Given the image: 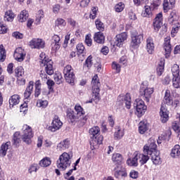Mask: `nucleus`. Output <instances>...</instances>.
<instances>
[{
	"instance_id": "nucleus-1",
	"label": "nucleus",
	"mask_w": 180,
	"mask_h": 180,
	"mask_svg": "<svg viewBox=\"0 0 180 180\" xmlns=\"http://www.w3.org/2000/svg\"><path fill=\"white\" fill-rule=\"evenodd\" d=\"M75 112L68 111V117L69 120L71 122V123H75V122H77L80 127L84 126L85 123H86V120H88V118L86 116L84 117V115H85L84 108H82V107H81L79 105H76L75 106Z\"/></svg>"
},
{
	"instance_id": "nucleus-2",
	"label": "nucleus",
	"mask_w": 180,
	"mask_h": 180,
	"mask_svg": "<svg viewBox=\"0 0 180 180\" xmlns=\"http://www.w3.org/2000/svg\"><path fill=\"white\" fill-rule=\"evenodd\" d=\"M143 151L145 154L151 155V160L155 165H160L161 164L162 161L160 157V153L157 151V144H155V140L153 138H150L143 146Z\"/></svg>"
},
{
	"instance_id": "nucleus-3",
	"label": "nucleus",
	"mask_w": 180,
	"mask_h": 180,
	"mask_svg": "<svg viewBox=\"0 0 180 180\" xmlns=\"http://www.w3.org/2000/svg\"><path fill=\"white\" fill-rule=\"evenodd\" d=\"M101 129L99 127H94L89 129V134L91 139H92L90 141V146L93 147V148H96L98 146L102 144V141H103V136L99 135Z\"/></svg>"
},
{
	"instance_id": "nucleus-4",
	"label": "nucleus",
	"mask_w": 180,
	"mask_h": 180,
	"mask_svg": "<svg viewBox=\"0 0 180 180\" xmlns=\"http://www.w3.org/2000/svg\"><path fill=\"white\" fill-rule=\"evenodd\" d=\"M71 158L72 155L67 153H63L59 156V159L57 161V167L63 171H65L70 165H71Z\"/></svg>"
},
{
	"instance_id": "nucleus-5",
	"label": "nucleus",
	"mask_w": 180,
	"mask_h": 180,
	"mask_svg": "<svg viewBox=\"0 0 180 180\" xmlns=\"http://www.w3.org/2000/svg\"><path fill=\"white\" fill-rule=\"evenodd\" d=\"M172 74L173 75L172 86L176 89L180 88V69L178 65L175 64L172 66Z\"/></svg>"
},
{
	"instance_id": "nucleus-6",
	"label": "nucleus",
	"mask_w": 180,
	"mask_h": 180,
	"mask_svg": "<svg viewBox=\"0 0 180 180\" xmlns=\"http://www.w3.org/2000/svg\"><path fill=\"white\" fill-rule=\"evenodd\" d=\"M41 66L46 67V72L48 75H53L54 74V69L53 68V62L51 60L47 61V58H46V54L41 53Z\"/></svg>"
},
{
	"instance_id": "nucleus-7",
	"label": "nucleus",
	"mask_w": 180,
	"mask_h": 180,
	"mask_svg": "<svg viewBox=\"0 0 180 180\" xmlns=\"http://www.w3.org/2000/svg\"><path fill=\"white\" fill-rule=\"evenodd\" d=\"M22 140L26 144H30L32 143V139L34 136L33 129L32 127L27 124H24L22 126Z\"/></svg>"
},
{
	"instance_id": "nucleus-8",
	"label": "nucleus",
	"mask_w": 180,
	"mask_h": 180,
	"mask_svg": "<svg viewBox=\"0 0 180 180\" xmlns=\"http://www.w3.org/2000/svg\"><path fill=\"white\" fill-rule=\"evenodd\" d=\"M63 74L65 79L68 84H74L75 80V75L74 74V69L71 65H68L63 69Z\"/></svg>"
},
{
	"instance_id": "nucleus-9",
	"label": "nucleus",
	"mask_w": 180,
	"mask_h": 180,
	"mask_svg": "<svg viewBox=\"0 0 180 180\" xmlns=\"http://www.w3.org/2000/svg\"><path fill=\"white\" fill-rule=\"evenodd\" d=\"M134 106L136 109V114L137 115L138 117H141V116H143V115H144L147 110V105H146L144 101L140 98L136 99Z\"/></svg>"
},
{
	"instance_id": "nucleus-10",
	"label": "nucleus",
	"mask_w": 180,
	"mask_h": 180,
	"mask_svg": "<svg viewBox=\"0 0 180 180\" xmlns=\"http://www.w3.org/2000/svg\"><path fill=\"white\" fill-rule=\"evenodd\" d=\"M131 47H132V49H139L140 44H141V42L144 39L143 34H139L136 32H134L131 33Z\"/></svg>"
},
{
	"instance_id": "nucleus-11",
	"label": "nucleus",
	"mask_w": 180,
	"mask_h": 180,
	"mask_svg": "<svg viewBox=\"0 0 180 180\" xmlns=\"http://www.w3.org/2000/svg\"><path fill=\"white\" fill-rule=\"evenodd\" d=\"M91 84L93 94H94L95 98H98V95H99L101 82H99V79L97 75H94L92 78Z\"/></svg>"
},
{
	"instance_id": "nucleus-12",
	"label": "nucleus",
	"mask_w": 180,
	"mask_h": 180,
	"mask_svg": "<svg viewBox=\"0 0 180 180\" xmlns=\"http://www.w3.org/2000/svg\"><path fill=\"white\" fill-rule=\"evenodd\" d=\"M44 46H46V42L43 41L41 39L34 38L30 41V46L31 49H44Z\"/></svg>"
},
{
	"instance_id": "nucleus-13",
	"label": "nucleus",
	"mask_w": 180,
	"mask_h": 180,
	"mask_svg": "<svg viewBox=\"0 0 180 180\" xmlns=\"http://www.w3.org/2000/svg\"><path fill=\"white\" fill-rule=\"evenodd\" d=\"M117 100L119 102H121L122 105H125L127 109H130V108H131V97H130L129 94L120 95Z\"/></svg>"
},
{
	"instance_id": "nucleus-14",
	"label": "nucleus",
	"mask_w": 180,
	"mask_h": 180,
	"mask_svg": "<svg viewBox=\"0 0 180 180\" xmlns=\"http://www.w3.org/2000/svg\"><path fill=\"white\" fill-rule=\"evenodd\" d=\"M154 93V89L153 88H144L141 86V89L140 90V95L145 98V101L146 102H150V99H151V95Z\"/></svg>"
},
{
	"instance_id": "nucleus-15",
	"label": "nucleus",
	"mask_w": 180,
	"mask_h": 180,
	"mask_svg": "<svg viewBox=\"0 0 180 180\" xmlns=\"http://www.w3.org/2000/svg\"><path fill=\"white\" fill-rule=\"evenodd\" d=\"M15 74L18 78V82L20 85H25L26 84V79L23 78L25 75V69L22 66H19L15 69Z\"/></svg>"
},
{
	"instance_id": "nucleus-16",
	"label": "nucleus",
	"mask_w": 180,
	"mask_h": 180,
	"mask_svg": "<svg viewBox=\"0 0 180 180\" xmlns=\"http://www.w3.org/2000/svg\"><path fill=\"white\" fill-rule=\"evenodd\" d=\"M63 126V122L60 120L58 117L55 116L54 119L52 121L51 126L49 127L48 129L49 131H57V130H60Z\"/></svg>"
},
{
	"instance_id": "nucleus-17",
	"label": "nucleus",
	"mask_w": 180,
	"mask_h": 180,
	"mask_svg": "<svg viewBox=\"0 0 180 180\" xmlns=\"http://www.w3.org/2000/svg\"><path fill=\"white\" fill-rule=\"evenodd\" d=\"M158 6V4L153 3L150 6H145L144 11L142 12L143 18H151L153 16V11Z\"/></svg>"
},
{
	"instance_id": "nucleus-18",
	"label": "nucleus",
	"mask_w": 180,
	"mask_h": 180,
	"mask_svg": "<svg viewBox=\"0 0 180 180\" xmlns=\"http://www.w3.org/2000/svg\"><path fill=\"white\" fill-rule=\"evenodd\" d=\"M112 172L115 178L127 176V173L126 172V170L122 167L121 165H116L112 170Z\"/></svg>"
},
{
	"instance_id": "nucleus-19",
	"label": "nucleus",
	"mask_w": 180,
	"mask_h": 180,
	"mask_svg": "<svg viewBox=\"0 0 180 180\" xmlns=\"http://www.w3.org/2000/svg\"><path fill=\"white\" fill-rule=\"evenodd\" d=\"M153 26L155 32H158L161 29V26H162V13L157 14L153 20Z\"/></svg>"
},
{
	"instance_id": "nucleus-20",
	"label": "nucleus",
	"mask_w": 180,
	"mask_h": 180,
	"mask_svg": "<svg viewBox=\"0 0 180 180\" xmlns=\"http://www.w3.org/2000/svg\"><path fill=\"white\" fill-rule=\"evenodd\" d=\"M25 57H26V51L25 49H22V47H18L15 50L14 52V58L19 63H22L23 60H25Z\"/></svg>"
},
{
	"instance_id": "nucleus-21",
	"label": "nucleus",
	"mask_w": 180,
	"mask_h": 180,
	"mask_svg": "<svg viewBox=\"0 0 180 180\" xmlns=\"http://www.w3.org/2000/svg\"><path fill=\"white\" fill-rule=\"evenodd\" d=\"M127 40V33L122 32L119 34L115 37V41L114 42V46H117V47H122L124 41Z\"/></svg>"
},
{
	"instance_id": "nucleus-22",
	"label": "nucleus",
	"mask_w": 180,
	"mask_h": 180,
	"mask_svg": "<svg viewBox=\"0 0 180 180\" xmlns=\"http://www.w3.org/2000/svg\"><path fill=\"white\" fill-rule=\"evenodd\" d=\"M160 120L162 123H167L169 119V111L167 108L162 106L160 111Z\"/></svg>"
},
{
	"instance_id": "nucleus-23",
	"label": "nucleus",
	"mask_w": 180,
	"mask_h": 180,
	"mask_svg": "<svg viewBox=\"0 0 180 180\" xmlns=\"http://www.w3.org/2000/svg\"><path fill=\"white\" fill-rule=\"evenodd\" d=\"M146 51L148 54H153L155 49V45L154 44V39L153 37H149L146 39Z\"/></svg>"
},
{
	"instance_id": "nucleus-24",
	"label": "nucleus",
	"mask_w": 180,
	"mask_h": 180,
	"mask_svg": "<svg viewBox=\"0 0 180 180\" xmlns=\"http://www.w3.org/2000/svg\"><path fill=\"white\" fill-rule=\"evenodd\" d=\"M164 49L165 51V56L167 58H168L171 54V51H172V46H171V37H167L165 38Z\"/></svg>"
},
{
	"instance_id": "nucleus-25",
	"label": "nucleus",
	"mask_w": 180,
	"mask_h": 180,
	"mask_svg": "<svg viewBox=\"0 0 180 180\" xmlns=\"http://www.w3.org/2000/svg\"><path fill=\"white\" fill-rule=\"evenodd\" d=\"M136 153V157L138 158V160L141 164V165H144V164H147V161L150 160V154L145 153H140L139 152Z\"/></svg>"
},
{
	"instance_id": "nucleus-26",
	"label": "nucleus",
	"mask_w": 180,
	"mask_h": 180,
	"mask_svg": "<svg viewBox=\"0 0 180 180\" xmlns=\"http://www.w3.org/2000/svg\"><path fill=\"white\" fill-rule=\"evenodd\" d=\"M34 85V82H33V81H30L26 89L24 92V98L25 99H29V98H30V96H32V94H33V86Z\"/></svg>"
},
{
	"instance_id": "nucleus-27",
	"label": "nucleus",
	"mask_w": 180,
	"mask_h": 180,
	"mask_svg": "<svg viewBox=\"0 0 180 180\" xmlns=\"http://www.w3.org/2000/svg\"><path fill=\"white\" fill-rule=\"evenodd\" d=\"M70 140L65 139L60 143H59L57 146L58 151H64L67 150V148H70Z\"/></svg>"
},
{
	"instance_id": "nucleus-28",
	"label": "nucleus",
	"mask_w": 180,
	"mask_h": 180,
	"mask_svg": "<svg viewBox=\"0 0 180 180\" xmlns=\"http://www.w3.org/2000/svg\"><path fill=\"white\" fill-rule=\"evenodd\" d=\"M175 5V0H164L163 1V10L164 12L167 13L169 9H172Z\"/></svg>"
},
{
	"instance_id": "nucleus-29",
	"label": "nucleus",
	"mask_w": 180,
	"mask_h": 180,
	"mask_svg": "<svg viewBox=\"0 0 180 180\" xmlns=\"http://www.w3.org/2000/svg\"><path fill=\"white\" fill-rule=\"evenodd\" d=\"M19 102H20V96L18 94L13 95L9 99L10 108L19 105Z\"/></svg>"
},
{
	"instance_id": "nucleus-30",
	"label": "nucleus",
	"mask_w": 180,
	"mask_h": 180,
	"mask_svg": "<svg viewBox=\"0 0 180 180\" xmlns=\"http://www.w3.org/2000/svg\"><path fill=\"white\" fill-rule=\"evenodd\" d=\"M127 164L129 167H137L139 165V158H137V153L136 152L134 153V158L127 160Z\"/></svg>"
},
{
	"instance_id": "nucleus-31",
	"label": "nucleus",
	"mask_w": 180,
	"mask_h": 180,
	"mask_svg": "<svg viewBox=\"0 0 180 180\" xmlns=\"http://www.w3.org/2000/svg\"><path fill=\"white\" fill-rule=\"evenodd\" d=\"M163 102L166 105H168V106H171V105H172L173 100L172 98L171 97V91L169 90L165 91Z\"/></svg>"
},
{
	"instance_id": "nucleus-32",
	"label": "nucleus",
	"mask_w": 180,
	"mask_h": 180,
	"mask_svg": "<svg viewBox=\"0 0 180 180\" xmlns=\"http://www.w3.org/2000/svg\"><path fill=\"white\" fill-rule=\"evenodd\" d=\"M148 130V123L146 122H140L139 124V131L140 134H144Z\"/></svg>"
},
{
	"instance_id": "nucleus-33",
	"label": "nucleus",
	"mask_w": 180,
	"mask_h": 180,
	"mask_svg": "<svg viewBox=\"0 0 180 180\" xmlns=\"http://www.w3.org/2000/svg\"><path fill=\"white\" fill-rule=\"evenodd\" d=\"M112 161L117 165H120L123 161V156L120 153H114L112 156Z\"/></svg>"
},
{
	"instance_id": "nucleus-34",
	"label": "nucleus",
	"mask_w": 180,
	"mask_h": 180,
	"mask_svg": "<svg viewBox=\"0 0 180 180\" xmlns=\"http://www.w3.org/2000/svg\"><path fill=\"white\" fill-rule=\"evenodd\" d=\"M94 41L98 43L99 44H103L105 43V35L102 32H96L94 34Z\"/></svg>"
},
{
	"instance_id": "nucleus-35",
	"label": "nucleus",
	"mask_w": 180,
	"mask_h": 180,
	"mask_svg": "<svg viewBox=\"0 0 180 180\" xmlns=\"http://www.w3.org/2000/svg\"><path fill=\"white\" fill-rule=\"evenodd\" d=\"M10 146L11 142H6L1 145L0 148V157H5V155H6V153L8 152Z\"/></svg>"
},
{
	"instance_id": "nucleus-36",
	"label": "nucleus",
	"mask_w": 180,
	"mask_h": 180,
	"mask_svg": "<svg viewBox=\"0 0 180 180\" xmlns=\"http://www.w3.org/2000/svg\"><path fill=\"white\" fill-rule=\"evenodd\" d=\"M179 19V15L176 14V11H173L170 13L169 18H168V22L170 25H172L174 22H177Z\"/></svg>"
},
{
	"instance_id": "nucleus-37",
	"label": "nucleus",
	"mask_w": 180,
	"mask_h": 180,
	"mask_svg": "<svg viewBox=\"0 0 180 180\" xmlns=\"http://www.w3.org/2000/svg\"><path fill=\"white\" fill-rule=\"evenodd\" d=\"M116 131L114 134L115 140H120L124 136V131L123 129L120 127H116Z\"/></svg>"
},
{
	"instance_id": "nucleus-38",
	"label": "nucleus",
	"mask_w": 180,
	"mask_h": 180,
	"mask_svg": "<svg viewBox=\"0 0 180 180\" xmlns=\"http://www.w3.org/2000/svg\"><path fill=\"white\" fill-rule=\"evenodd\" d=\"M13 19H15V13L11 10H8L5 13L4 15V20L6 22H13Z\"/></svg>"
},
{
	"instance_id": "nucleus-39",
	"label": "nucleus",
	"mask_w": 180,
	"mask_h": 180,
	"mask_svg": "<svg viewBox=\"0 0 180 180\" xmlns=\"http://www.w3.org/2000/svg\"><path fill=\"white\" fill-rule=\"evenodd\" d=\"M27 18H29V13H27L26 10H23L20 12L18 19L20 23H23V22H26V20H27Z\"/></svg>"
},
{
	"instance_id": "nucleus-40",
	"label": "nucleus",
	"mask_w": 180,
	"mask_h": 180,
	"mask_svg": "<svg viewBox=\"0 0 180 180\" xmlns=\"http://www.w3.org/2000/svg\"><path fill=\"white\" fill-rule=\"evenodd\" d=\"M170 155L171 157H172V158H177V157H180V146L179 145L174 146V147L172 149Z\"/></svg>"
},
{
	"instance_id": "nucleus-41",
	"label": "nucleus",
	"mask_w": 180,
	"mask_h": 180,
	"mask_svg": "<svg viewBox=\"0 0 180 180\" xmlns=\"http://www.w3.org/2000/svg\"><path fill=\"white\" fill-rule=\"evenodd\" d=\"M66 25L67 22H65V20L63 18H58L55 21V30H57L59 27H65Z\"/></svg>"
},
{
	"instance_id": "nucleus-42",
	"label": "nucleus",
	"mask_w": 180,
	"mask_h": 180,
	"mask_svg": "<svg viewBox=\"0 0 180 180\" xmlns=\"http://www.w3.org/2000/svg\"><path fill=\"white\" fill-rule=\"evenodd\" d=\"M12 142L13 146H15L16 147L19 146V143H20V132L17 131L13 134Z\"/></svg>"
},
{
	"instance_id": "nucleus-43",
	"label": "nucleus",
	"mask_w": 180,
	"mask_h": 180,
	"mask_svg": "<svg viewBox=\"0 0 180 180\" xmlns=\"http://www.w3.org/2000/svg\"><path fill=\"white\" fill-rule=\"evenodd\" d=\"M53 79L58 85H60V84H63V75L61 74V72H56L53 75Z\"/></svg>"
},
{
	"instance_id": "nucleus-44",
	"label": "nucleus",
	"mask_w": 180,
	"mask_h": 180,
	"mask_svg": "<svg viewBox=\"0 0 180 180\" xmlns=\"http://www.w3.org/2000/svg\"><path fill=\"white\" fill-rule=\"evenodd\" d=\"M6 58V51H5V48L3 44L0 45V61L4 63L5 59Z\"/></svg>"
},
{
	"instance_id": "nucleus-45",
	"label": "nucleus",
	"mask_w": 180,
	"mask_h": 180,
	"mask_svg": "<svg viewBox=\"0 0 180 180\" xmlns=\"http://www.w3.org/2000/svg\"><path fill=\"white\" fill-rule=\"evenodd\" d=\"M48 105H49V101H47V100L39 99L37 101V108H41L42 109H44L47 108Z\"/></svg>"
},
{
	"instance_id": "nucleus-46",
	"label": "nucleus",
	"mask_w": 180,
	"mask_h": 180,
	"mask_svg": "<svg viewBox=\"0 0 180 180\" xmlns=\"http://www.w3.org/2000/svg\"><path fill=\"white\" fill-rule=\"evenodd\" d=\"M51 164V160L49 158H44L39 162V165L41 167H49Z\"/></svg>"
},
{
	"instance_id": "nucleus-47",
	"label": "nucleus",
	"mask_w": 180,
	"mask_h": 180,
	"mask_svg": "<svg viewBox=\"0 0 180 180\" xmlns=\"http://www.w3.org/2000/svg\"><path fill=\"white\" fill-rule=\"evenodd\" d=\"M124 4H123L122 2H120L115 6L114 9L115 12L120 13L123 12V11L124 10Z\"/></svg>"
},
{
	"instance_id": "nucleus-48",
	"label": "nucleus",
	"mask_w": 180,
	"mask_h": 180,
	"mask_svg": "<svg viewBox=\"0 0 180 180\" xmlns=\"http://www.w3.org/2000/svg\"><path fill=\"white\" fill-rule=\"evenodd\" d=\"M95 23L98 30H100V32H103L105 30V25H103V22H102L101 20H96Z\"/></svg>"
},
{
	"instance_id": "nucleus-49",
	"label": "nucleus",
	"mask_w": 180,
	"mask_h": 180,
	"mask_svg": "<svg viewBox=\"0 0 180 180\" xmlns=\"http://www.w3.org/2000/svg\"><path fill=\"white\" fill-rule=\"evenodd\" d=\"M172 127L175 133L177 134V136L179 137V139H180V127L179 125H178V123H176V122H173Z\"/></svg>"
},
{
	"instance_id": "nucleus-50",
	"label": "nucleus",
	"mask_w": 180,
	"mask_h": 180,
	"mask_svg": "<svg viewBox=\"0 0 180 180\" xmlns=\"http://www.w3.org/2000/svg\"><path fill=\"white\" fill-rule=\"evenodd\" d=\"M43 18H44V12H43V11L41 10H39L37 13L36 18L37 25H39V23H40V21L41 20V19H43Z\"/></svg>"
},
{
	"instance_id": "nucleus-51",
	"label": "nucleus",
	"mask_w": 180,
	"mask_h": 180,
	"mask_svg": "<svg viewBox=\"0 0 180 180\" xmlns=\"http://www.w3.org/2000/svg\"><path fill=\"white\" fill-rule=\"evenodd\" d=\"M157 72L159 77H161V75H162V73L164 72V62H160V64L157 68Z\"/></svg>"
},
{
	"instance_id": "nucleus-52",
	"label": "nucleus",
	"mask_w": 180,
	"mask_h": 180,
	"mask_svg": "<svg viewBox=\"0 0 180 180\" xmlns=\"http://www.w3.org/2000/svg\"><path fill=\"white\" fill-rule=\"evenodd\" d=\"M56 83H54V81L51 80V79H48L46 82V84L48 86V88L49 89L48 94H50V92H53V85H55Z\"/></svg>"
},
{
	"instance_id": "nucleus-53",
	"label": "nucleus",
	"mask_w": 180,
	"mask_h": 180,
	"mask_svg": "<svg viewBox=\"0 0 180 180\" xmlns=\"http://www.w3.org/2000/svg\"><path fill=\"white\" fill-rule=\"evenodd\" d=\"M92 64H94V63L92 62V57L89 56L85 60L84 67H86L87 68H91L92 67Z\"/></svg>"
},
{
	"instance_id": "nucleus-54",
	"label": "nucleus",
	"mask_w": 180,
	"mask_h": 180,
	"mask_svg": "<svg viewBox=\"0 0 180 180\" xmlns=\"http://www.w3.org/2000/svg\"><path fill=\"white\" fill-rule=\"evenodd\" d=\"M180 24L179 22H176L172 27V36H175L176 33H178V30H179Z\"/></svg>"
},
{
	"instance_id": "nucleus-55",
	"label": "nucleus",
	"mask_w": 180,
	"mask_h": 180,
	"mask_svg": "<svg viewBox=\"0 0 180 180\" xmlns=\"http://www.w3.org/2000/svg\"><path fill=\"white\" fill-rule=\"evenodd\" d=\"M134 4L136 6H140V5H147V4H148V0H134Z\"/></svg>"
},
{
	"instance_id": "nucleus-56",
	"label": "nucleus",
	"mask_w": 180,
	"mask_h": 180,
	"mask_svg": "<svg viewBox=\"0 0 180 180\" xmlns=\"http://www.w3.org/2000/svg\"><path fill=\"white\" fill-rule=\"evenodd\" d=\"M97 11H98V8H96V7L91 8V11L90 12V15H89L90 19H95L96 18Z\"/></svg>"
},
{
	"instance_id": "nucleus-57",
	"label": "nucleus",
	"mask_w": 180,
	"mask_h": 180,
	"mask_svg": "<svg viewBox=\"0 0 180 180\" xmlns=\"http://www.w3.org/2000/svg\"><path fill=\"white\" fill-rule=\"evenodd\" d=\"M76 49L79 54H82L85 51V46H84V44L82 43L78 44Z\"/></svg>"
},
{
	"instance_id": "nucleus-58",
	"label": "nucleus",
	"mask_w": 180,
	"mask_h": 180,
	"mask_svg": "<svg viewBox=\"0 0 180 180\" xmlns=\"http://www.w3.org/2000/svg\"><path fill=\"white\" fill-rule=\"evenodd\" d=\"M60 40L61 38L58 34H54L52 37V44H61Z\"/></svg>"
},
{
	"instance_id": "nucleus-59",
	"label": "nucleus",
	"mask_w": 180,
	"mask_h": 180,
	"mask_svg": "<svg viewBox=\"0 0 180 180\" xmlns=\"http://www.w3.org/2000/svg\"><path fill=\"white\" fill-rule=\"evenodd\" d=\"M129 176L133 179H137V178H139V172L136 170H131L129 173Z\"/></svg>"
},
{
	"instance_id": "nucleus-60",
	"label": "nucleus",
	"mask_w": 180,
	"mask_h": 180,
	"mask_svg": "<svg viewBox=\"0 0 180 180\" xmlns=\"http://www.w3.org/2000/svg\"><path fill=\"white\" fill-rule=\"evenodd\" d=\"M112 67L113 68V70H115L117 71V72H120V64H118L116 62H113L112 64Z\"/></svg>"
},
{
	"instance_id": "nucleus-61",
	"label": "nucleus",
	"mask_w": 180,
	"mask_h": 180,
	"mask_svg": "<svg viewBox=\"0 0 180 180\" xmlns=\"http://www.w3.org/2000/svg\"><path fill=\"white\" fill-rule=\"evenodd\" d=\"M128 16L131 20H136V19H137V17L136 16V13H134L132 10L129 11Z\"/></svg>"
},
{
	"instance_id": "nucleus-62",
	"label": "nucleus",
	"mask_w": 180,
	"mask_h": 180,
	"mask_svg": "<svg viewBox=\"0 0 180 180\" xmlns=\"http://www.w3.org/2000/svg\"><path fill=\"white\" fill-rule=\"evenodd\" d=\"M120 64H121V65H124V67H126V65H127V56H122L120 59Z\"/></svg>"
},
{
	"instance_id": "nucleus-63",
	"label": "nucleus",
	"mask_w": 180,
	"mask_h": 180,
	"mask_svg": "<svg viewBox=\"0 0 180 180\" xmlns=\"http://www.w3.org/2000/svg\"><path fill=\"white\" fill-rule=\"evenodd\" d=\"M13 37H15V39H23L24 35L19 32H15L13 33Z\"/></svg>"
},
{
	"instance_id": "nucleus-64",
	"label": "nucleus",
	"mask_w": 180,
	"mask_h": 180,
	"mask_svg": "<svg viewBox=\"0 0 180 180\" xmlns=\"http://www.w3.org/2000/svg\"><path fill=\"white\" fill-rule=\"evenodd\" d=\"M52 51H58L60 50V47L61 46V44H52Z\"/></svg>"
}]
</instances>
